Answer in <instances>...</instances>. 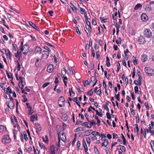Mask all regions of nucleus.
Segmentation results:
<instances>
[{"mask_svg": "<svg viewBox=\"0 0 154 154\" xmlns=\"http://www.w3.org/2000/svg\"><path fill=\"white\" fill-rule=\"evenodd\" d=\"M43 48L45 49L48 51L49 52H50L51 51V49L49 48L47 46H45L43 47Z\"/></svg>", "mask_w": 154, "mask_h": 154, "instance_id": "51", "label": "nucleus"}, {"mask_svg": "<svg viewBox=\"0 0 154 154\" xmlns=\"http://www.w3.org/2000/svg\"><path fill=\"white\" fill-rule=\"evenodd\" d=\"M143 34L145 37L148 38H151L152 35V33L150 30L148 29H145L143 31Z\"/></svg>", "mask_w": 154, "mask_h": 154, "instance_id": "2", "label": "nucleus"}, {"mask_svg": "<svg viewBox=\"0 0 154 154\" xmlns=\"http://www.w3.org/2000/svg\"><path fill=\"white\" fill-rule=\"evenodd\" d=\"M116 42L117 44H121L122 42V40L120 37L118 38V39L116 40Z\"/></svg>", "mask_w": 154, "mask_h": 154, "instance_id": "38", "label": "nucleus"}, {"mask_svg": "<svg viewBox=\"0 0 154 154\" xmlns=\"http://www.w3.org/2000/svg\"><path fill=\"white\" fill-rule=\"evenodd\" d=\"M82 126H85L86 127H87L88 128H89V126L88 125V123L87 122H85L82 123Z\"/></svg>", "mask_w": 154, "mask_h": 154, "instance_id": "43", "label": "nucleus"}, {"mask_svg": "<svg viewBox=\"0 0 154 154\" xmlns=\"http://www.w3.org/2000/svg\"><path fill=\"white\" fill-rule=\"evenodd\" d=\"M21 51L23 52V53L24 54H26L28 52L29 50V47L27 44H25L24 45L23 44V42H21V45L20 47Z\"/></svg>", "mask_w": 154, "mask_h": 154, "instance_id": "1", "label": "nucleus"}, {"mask_svg": "<svg viewBox=\"0 0 154 154\" xmlns=\"http://www.w3.org/2000/svg\"><path fill=\"white\" fill-rule=\"evenodd\" d=\"M103 87H104L105 89H106V85L105 83V82L104 80H103Z\"/></svg>", "mask_w": 154, "mask_h": 154, "instance_id": "61", "label": "nucleus"}, {"mask_svg": "<svg viewBox=\"0 0 154 154\" xmlns=\"http://www.w3.org/2000/svg\"><path fill=\"white\" fill-rule=\"evenodd\" d=\"M55 147L54 145H52L50 146V150L51 151V154H55Z\"/></svg>", "mask_w": 154, "mask_h": 154, "instance_id": "12", "label": "nucleus"}, {"mask_svg": "<svg viewBox=\"0 0 154 154\" xmlns=\"http://www.w3.org/2000/svg\"><path fill=\"white\" fill-rule=\"evenodd\" d=\"M96 77L95 76H93L91 79V81L90 82V83H91V82H94L96 81Z\"/></svg>", "mask_w": 154, "mask_h": 154, "instance_id": "42", "label": "nucleus"}, {"mask_svg": "<svg viewBox=\"0 0 154 154\" xmlns=\"http://www.w3.org/2000/svg\"><path fill=\"white\" fill-rule=\"evenodd\" d=\"M34 125L37 128L36 132L38 133V132H40L42 130V128L40 125L38 123H35Z\"/></svg>", "mask_w": 154, "mask_h": 154, "instance_id": "9", "label": "nucleus"}, {"mask_svg": "<svg viewBox=\"0 0 154 154\" xmlns=\"http://www.w3.org/2000/svg\"><path fill=\"white\" fill-rule=\"evenodd\" d=\"M8 53H7V56L9 58V59L10 60L11 59V53L10 51L9 50H8Z\"/></svg>", "mask_w": 154, "mask_h": 154, "instance_id": "36", "label": "nucleus"}, {"mask_svg": "<svg viewBox=\"0 0 154 154\" xmlns=\"http://www.w3.org/2000/svg\"><path fill=\"white\" fill-rule=\"evenodd\" d=\"M67 70L65 68H63L62 69V74L63 76H65L66 75V72Z\"/></svg>", "mask_w": 154, "mask_h": 154, "instance_id": "29", "label": "nucleus"}, {"mask_svg": "<svg viewBox=\"0 0 154 154\" xmlns=\"http://www.w3.org/2000/svg\"><path fill=\"white\" fill-rule=\"evenodd\" d=\"M80 13L81 14H86L87 12L86 11L85 9L84 8H80Z\"/></svg>", "mask_w": 154, "mask_h": 154, "instance_id": "26", "label": "nucleus"}, {"mask_svg": "<svg viewBox=\"0 0 154 154\" xmlns=\"http://www.w3.org/2000/svg\"><path fill=\"white\" fill-rule=\"evenodd\" d=\"M106 115L107 116V118L108 119H111V117L110 115L108 112H107L106 113Z\"/></svg>", "mask_w": 154, "mask_h": 154, "instance_id": "47", "label": "nucleus"}, {"mask_svg": "<svg viewBox=\"0 0 154 154\" xmlns=\"http://www.w3.org/2000/svg\"><path fill=\"white\" fill-rule=\"evenodd\" d=\"M119 95H120V93L119 92L118 93V94H115V96L116 97V98L118 101H119L120 100L119 98Z\"/></svg>", "mask_w": 154, "mask_h": 154, "instance_id": "48", "label": "nucleus"}, {"mask_svg": "<svg viewBox=\"0 0 154 154\" xmlns=\"http://www.w3.org/2000/svg\"><path fill=\"white\" fill-rule=\"evenodd\" d=\"M54 12L53 11L51 10L50 11H48V13L50 14V15L51 16H53V14Z\"/></svg>", "mask_w": 154, "mask_h": 154, "instance_id": "63", "label": "nucleus"}, {"mask_svg": "<svg viewBox=\"0 0 154 154\" xmlns=\"http://www.w3.org/2000/svg\"><path fill=\"white\" fill-rule=\"evenodd\" d=\"M96 21L94 19H92V24L94 25H97Z\"/></svg>", "mask_w": 154, "mask_h": 154, "instance_id": "58", "label": "nucleus"}, {"mask_svg": "<svg viewBox=\"0 0 154 154\" xmlns=\"http://www.w3.org/2000/svg\"><path fill=\"white\" fill-rule=\"evenodd\" d=\"M96 94L97 95H100L101 93V90L99 89L97 91Z\"/></svg>", "mask_w": 154, "mask_h": 154, "instance_id": "60", "label": "nucleus"}, {"mask_svg": "<svg viewBox=\"0 0 154 154\" xmlns=\"http://www.w3.org/2000/svg\"><path fill=\"white\" fill-rule=\"evenodd\" d=\"M60 138L59 136V137H58V142L57 145L59 147H60Z\"/></svg>", "mask_w": 154, "mask_h": 154, "instance_id": "49", "label": "nucleus"}, {"mask_svg": "<svg viewBox=\"0 0 154 154\" xmlns=\"http://www.w3.org/2000/svg\"><path fill=\"white\" fill-rule=\"evenodd\" d=\"M106 65L107 67H109L110 66V60L108 56H107L106 57Z\"/></svg>", "mask_w": 154, "mask_h": 154, "instance_id": "22", "label": "nucleus"}, {"mask_svg": "<svg viewBox=\"0 0 154 154\" xmlns=\"http://www.w3.org/2000/svg\"><path fill=\"white\" fill-rule=\"evenodd\" d=\"M134 91L135 93H137L138 92V88L137 86H136L134 88Z\"/></svg>", "mask_w": 154, "mask_h": 154, "instance_id": "50", "label": "nucleus"}, {"mask_svg": "<svg viewBox=\"0 0 154 154\" xmlns=\"http://www.w3.org/2000/svg\"><path fill=\"white\" fill-rule=\"evenodd\" d=\"M42 52V49L40 47L38 46L35 47L34 51V52L35 54H41Z\"/></svg>", "mask_w": 154, "mask_h": 154, "instance_id": "8", "label": "nucleus"}, {"mask_svg": "<svg viewBox=\"0 0 154 154\" xmlns=\"http://www.w3.org/2000/svg\"><path fill=\"white\" fill-rule=\"evenodd\" d=\"M109 143V141L108 140H106L102 143V146L106 147L108 144Z\"/></svg>", "mask_w": 154, "mask_h": 154, "instance_id": "20", "label": "nucleus"}, {"mask_svg": "<svg viewBox=\"0 0 154 154\" xmlns=\"http://www.w3.org/2000/svg\"><path fill=\"white\" fill-rule=\"evenodd\" d=\"M58 103L60 107H62L64 106L65 103V99L63 96L60 97L58 100Z\"/></svg>", "mask_w": 154, "mask_h": 154, "instance_id": "3", "label": "nucleus"}, {"mask_svg": "<svg viewBox=\"0 0 154 154\" xmlns=\"http://www.w3.org/2000/svg\"><path fill=\"white\" fill-rule=\"evenodd\" d=\"M6 128L3 125H0V132H3L6 131Z\"/></svg>", "mask_w": 154, "mask_h": 154, "instance_id": "18", "label": "nucleus"}, {"mask_svg": "<svg viewBox=\"0 0 154 154\" xmlns=\"http://www.w3.org/2000/svg\"><path fill=\"white\" fill-rule=\"evenodd\" d=\"M118 147H120L119 149L122 152H125L126 151L125 147L123 146L120 145L117 146Z\"/></svg>", "mask_w": 154, "mask_h": 154, "instance_id": "21", "label": "nucleus"}, {"mask_svg": "<svg viewBox=\"0 0 154 154\" xmlns=\"http://www.w3.org/2000/svg\"><path fill=\"white\" fill-rule=\"evenodd\" d=\"M135 73H136V71H135V68H134L133 72L132 75V78H134L135 76Z\"/></svg>", "mask_w": 154, "mask_h": 154, "instance_id": "45", "label": "nucleus"}, {"mask_svg": "<svg viewBox=\"0 0 154 154\" xmlns=\"http://www.w3.org/2000/svg\"><path fill=\"white\" fill-rule=\"evenodd\" d=\"M117 15V13L116 12L115 14H113L112 15L113 18L114 20H116V17Z\"/></svg>", "mask_w": 154, "mask_h": 154, "instance_id": "55", "label": "nucleus"}, {"mask_svg": "<svg viewBox=\"0 0 154 154\" xmlns=\"http://www.w3.org/2000/svg\"><path fill=\"white\" fill-rule=\"evenodd\" d=\"M10 141V140L8 135H6L3 136L2 140V142L3 143L5 144L8 143Z\"/></svg>", "mask_w": 154, "mask_h": 154, "instance_id": "4", "label": "nucleus"}, {"mask_svg": "<svg viewBox=\"0 0 154 154\" xmlns=\"http://www.w3.org/2000/svg\"><path fill=\"white\" fill-rule=\"evenodd\" d=\"M49 84V82H46L42 86L43 88H45L48 86Z\"/></svg>", "mask_w": 154, "mask_h": 154, "instance_id": "46", "label": "nucleus"}, {"mask_svg": "<svg viewBox=\"0 0 154 154\" xmlns=\"http://www.w3.org/2000/svg\"><path fill=\"white\" fill-rule=\"evenodd\" d=\"M8 106L10 108H13L14 106V104L12 101H9L8 102Z\"/></svg>", "mask_w": 154, "mask_h": 154, "instance_id": "17", "label": "nucleus"}, {"mask_svg": "<svg viewBox=\"0 0 154 154\" xmlns=\"http://www.w3.org/2000/svg\"><path fill=\"white\" fill-rule=\"evenodd\" d=\"M112 135L113 138H117L118 137V135L115 133H113Z\"/></svg>", "mask_w": 154, "mask_h": 154, "instance_id": "62", "label": "nucleus"}, {"mask_svg": "<svg viewBox=\"0 0 154 154\" xmlns=\"http://www.w3.org/2000/svg\"><path fill=\"white\" fill-rule=\"evenodd\" d=\"M76 31L77 33L79 35H80L81 34V32L79 29V28L78 26H76L75 28Z\"/></svg>", "mask_w": 154, "mask_h": 154, "instance_id": "41", "label": "nucleus"}, {"mask_svg": "<svg viewBox=\"0 0 154 154\" xmlns=\"http://www.w3.org/2000/svg\"><path fill=\"white\" fill-rule=\"evenodd\" d=\"M136 122L137 123L139 122V116L138 114H137L136 117Z\"/></svg>", "mask_w": 154, "mask_h": 154, "instance_id": "56", "label": "nucleus"}, {"mask_svg": "<svg viewBox=\"0 0 154 154\" xmlns=\"http://www.w3.org/2000/svg\"><path fill=\"white\" fill-rule=\"evenodd\" d=\"M94 151L96 154H100L99 150L96 146H94Z\"/></svg>", "mask_w": 154, "mask_h": 154, "instance_id": "30", "label": "nucleus"}, {"mask_svg": "<svg viewBox=\"0 0 154 154\" xmlns=\"http://www.w3.org/2000/svg\"><path fill=\"white\" fill-rule=\"evenodd\" d=\"M84 135L86 136H89L90 135V133L89 130H87L84 132Z\"/></svg>", "mask_w": 154, "mask_h": 154, "instance_id": "32", "label": "nucleus"}, {"mask_svg": "<svg viewBox=\"0 0 154 154\" xmlns=\"http://www.w3.org/2000/svg\"><path fill=\"white\" fill-rule=\"evenodd\" d=\"M91 134L93 135L100 136V134L98 132L96 131H93L91 132Z\"/></svg>", "mask_w": 154, "mask_h": 154, "instance_id": "28", "label": "nucleus"}, {"mask_svg": "<svg viewBox=\"0 0 154 154\" xmlns=\"http://www.w3.org/2000/svg\"><path fill=\"white\" fill-rule=\"evenodd\" d=\"M30 120L31 121L34 122V121L37 120V115H33L30 117Z\"/></svg>", "mask_w": 154, "mask_h": 154, "instance_id": "15", "label": "nucleus"}, {"mask_svg": "<svg viewBox=\"0 0 154 154\" xmlns=\"http://www.w3.org/2000/svg\"><path fill=\"white\" fill-rule=\"evenodd\" d=\"M135 127L134 128V132H138L139 131L138 125L137 124H135Z\"/></svg>", "mask_w": 154, "mask_h": 154, "instance_id": "25", "label": "nucleus"}, {"mask_svg": "<svg viewBox=\"0 0 154 154\" xmlns=\"http://www.w3.org/2000/svg\"><path fill=\"white\" fill-rule=\"evenodd\" d=\"M94 63L92 62L91 64V70H93L94 68Z\"/></svg>", "mask_w": 154, "mask_h": 154, "instance_id": "64", "label": "nucleus"}, {"mask_svg": "<svg viewBox=\"0 0 154 154\" xmlns=\"http://www.w3.org/2000/svg\"><path fill=\"white\" fill-rule=\"evenodd\" d=\"M45 44L50 46L52 47L53 48H55V47L54 46H53L50 43H48L47 42H45Z\"/></svg>", "mask_w": 154, "mask_h": 154, "instance_id": "52", "label": "nucleus"}, {"mask_svg": "<svg viewBox=\"0 0 154 154\" xmlns=\"http://www.w3.org/2000/svg\"><path fill=\"white\" fill-rule=\"evenodd\" d=\"M29 23L34 29L36 27V26L31 21H29Z\"/></svg>", "mask_w": 154, "mask_h": 154, "instance_id": "37", "label": "nucleus"}, {"mask_svg": "<svg viewBox=\"0 0 154 154\" xmlns=\"http://www.w3.org/2000/svg\"><path fill=\"white\" fill-rule=\"evenodd\" d=\"M141 19L144 21H146L148 19L147 15L145 14H143L141 16Z\"/></svg>", "mask_w": 154, "mask_h": 154, "instance_id": "11", "label": "nucleus"}, {"mask_svg": "<svg viewBox=\"0 0 154 154\" xmlns=\"http://www.w3.org/2000/svg\"><path fill=\"white\" fill-rule=\"evenodd\" d=\"M117 65L118 66H119H119H118V67H117V72H118L119 71V69L121 68L120 64V63H119V62H117Z\"/></svg>", "mask_w": 154, "mask_h": 154, "instance_id": "59", "label": "nucleus"}, {"mask_svg": "<svg viewBox=\"0 0 154 154\" xmlns=\"http://www.w3.org/2000/svg\"><path fill=\"white\" fill-rule=\"evenodd\" d=\"M6 74L9 79L11 78V80H13V79L12 74H11L10 72H8V71H6Z\"/></svg>", "mask_w": 154, "mask_h": 154, "instance_id": "23", "label": "nucleus"}, {"mask_svg": "<svg viewBox=\"0 0 154 154\" xmlns=\"http://www.w3.org/2000/svg\"><path fill=\"white\" fill-rule=\"evenodd\" d=\"M144 70L145 72L149 76L151 75L152 72V69L150 68L146 67L144 69Z\"/></svg>", "mask_w": 154, "mask_h": 154, "instance_id": "7", "label": "nucleus"}, {"mask_svg": "<svg viewBox=\"0 0 154 154\" xmlns=\"http://www.w3.org/2000/svg\"><path fill=\"white\" fill-rule=\"evenodd\" d=\"M93 94V91H92V89L90 90L88 92V95H89L90 96H92Z\"/></svg>", "mask_w": 154, "mask_h": 154, "instance_id": "39", "label": "nucleus"}, {"mask_svg": "<svg viewBox=\"0 0 154 154\" xmlns=\"http://www.w3.org/2000/svg\"><path fill=\"white\" fill-rule=\"evenodd\" d=\"M41 53L42 54V57L43 59H46L49 55L48 52L45 50L42 51Z\"/></svg>", "mask_w": 154, "mask_h": 154, "instance_id": "6", "label": "nucleus"}, {"mask_svg": "<svg viewBox=\"0 0 154 154\" xmlns=\"http://www.w3.org/2000/svg\"><path fill=\"white\" fill-rule=\"evenodd\" d=\"M138 41L140 44H143L146 42L145 38L142 36H140L139 37Z\"/></svg>", "mask_w": 154, "mask_h": 154, "instance_id": "5", "label": "nucleus"}, {"mask_svg": "<svg viewBox=\"0 0 154 154\" xmlns=\"http://www.w3.org/2000/svg\"><path fill=\"white\" fill-rule=\"evenodd\" d=\"M43 140V141L46 143L48 142V138L47 136H45V137H42Z\"/></svg>", "mask_w": 154, "mask_h": 154, "instance_id": "34", "label": "nucleus"}, {"mask_svg": "<svg viewBox=\"0 0 154 154\" xmlns=\"http://www.w3.org/2000/svg\"><path fill=\"white\" fill-rule=\"evenodd\" d=\"M16 62L17 63V69L18 71H19L20 68V64L18 61H17Z\"/></svg>", "mask_w": 154, "mask_h": 154, "instance_id": "40", "label": "nucleus"}, {"mask_svg": "<svg viewBox=\"0 0 154 154\" xmlns=\"http://www.w3.org/2000/svg\"><path fill=\"white\" fill-rule=\"evenodd\" d=\"M100 19L101 22H103L104 23H106V19H104L103 17H100Z\"/></svg>", "mask_w": 154, "mask_h": 154, "instance_id": "44", "label": "nucleus"}, {"mask_svg": "<svg viewBox=\"0 0 154 154\" xmlns=\"http://www.w3.org/2000/svg\"><path fill=\"white\" fill-rule=\"evenodd\" d=\"M18 85L19 88H20L21 90L23 89V82H19Z\"/></svg>", "mask_w": 154, "mask_h": 154, "instance_id": "33", "label": "nucleus"}, {"mask_svg": "<svg viewBox=\"0 0 154 154\" xmlns=\"http://www.w3.org/2000/svg\"><path fill=\"white\" fill-rule=\"evenodd\" d=\"M147 59V55L146 54L143 55L141 58V60L143 62H144L146 61Z\"/></svg>", "mask_w": 154, "mask_h": 154, "instance_id": "16", "label": "nucleus"}, {"mask_svg": "<svg viewBox=\"0 0 154 154\" xmlns=\"http://www.w3.org/2000/svg\"><path fill=\"white\" fill-rule=\"evenodd\" d=\"M145 10L147 12H149L152 10V7L149 5H147L145 8Z\"/></svg>", "mask_w": 154, "mask_h": 154, "instance_id": "14", "label": "nucleus"}, {"mask_svg": "<svg viewBox=\"0 0 154 154\" xmlns=\"http://www.w3.org/2000/svg\"><path fill=\"white\" fill-rule=\"evenodd\" d=\"M142 7V5L140 3L137 4L134 7V10H137L138 8H141Z\"/></svg>", "mask_w": 154, "mask_h": 154, "instance_id": "27", "label": "nucleus"}, {"mask_svg": "<svg viewBox=\"0 0 154 154\" xmlns=\"http://www.w3.org/2000/svg\"><path fill=\"white\" fill-rule=\"evenodd\" d=\"M62 136H64V137H65V138H63L62 139H61V140L63 141L64 142H65L66 141V135L64 133H63L62 134Z\"/></svg>", "mask_w": 154, "mask_h": 154, "instance_id": "35", "label": "nucleus"}, {"mask_svg": "<svg viewBox=\"0 0 154 154\" xmlns=\"http://www.w3.org/2000/svg\"><path fill=\"white\" fill-rule=\"evenodd\" d=\"M53 69V65L52 64H50L47 67V70L49 72H51Z\"/></svg>", "mask_w": 154, "mask_h": 154, "instance_id": "10", "label": "nucleus"}, {"mask_svg": "<svg viewBox=\"0 0 154 154\" xmlns=\"http://www.w3.org/2000/svg\"><path fill=\"white\" fill-rule=\"evenodd\" d=\"M121 135L122 136V138L123 140V144L124 145H126V141L125 139V138L124 137V136L123 135V134H121Z\"/></svg>", "mask_w": 154, "mask_h": 154, "instance_id": "31", "label": "nucleus"}, {"mask_svg": "<svg viewBox=\"0 0 154 154\" xmlns=\"http://www.w3.org/2000/svg\"><path fill=\"white\" fill-rule=\"evenodd\" d=\"M39 61V59H37L35 62V65L37 67H38L39 66V64H38V62Z\"/></svg>", "mask_w": 154, "mask_h": 154, "instance_id": "54", "label": "nucleus"}, {"mask_svg": "<svg viewBox=\"0 0 154 154\" xmlns=\"http://www.w3.org/2000/svg\"><path fill=\"white\" fill-rule=\"evenodd\" d=\"M4 90L6 92V93L8 94V92L10 93H12L11 90L10 89L9 87H8L7 88L4 87Z\"/></svg>", "mask_w": 154, "mask_h": 154, "instance_id": "13", "label": "nucleus"}, {"mask_svg": "<svg viewBox=\"0 0 154 154\" xmlns=\"http://www.w3.org/2000/svg\"><path fill=\"white\" fill-rule=\"evenodd\" d=\"M69 5L71 8H72V10L73 11H74V10H77V8H76L75 6L73 5L72 3L70 2L69 3Z\"/></svg>", "mask_w": 154, "mask_h": 154, "instance_id": "19", "label": "nucleus"}, {"mask_svg": "<svg viewBox=\"0 0 154 154\" xmlns=\"http://www.w3.org/2000/svg\"><path fill=\"white\" fill-rule=\"evenodd\" d=\"M24 134V138L25 139L26 141H27L28 140V138L26 133L25 132V133H23Z\"/></svg>", "mask_w": 154, "mask_h": 154, "instance_id": "53", "label": "nucleus"}, {"mask_svg": "<svg viewBox=\"0 0 154 154\" xmlns=\"http://www.w3.org/2000/svg\"><path fill=\"white\" fill-rule=\"evenodd\" d=\"M73 100L74 102H76V103L78 105L79 107H80L81 106L79 104L80 102L78 100L77 97H75L73 98Z\"/></svg>", "mask_w": 154, "mask_h": 154, "instance_id": "24", "label": "nucleus"}, {"mask_svg": "<svg viewBox=\"0 0 154 154\" xmlns=\"http://www.w3.org/2000/svg\"><path fill=\"white\" fill-rule=\"evenodd\" d=\"M26 104L28 109H32V107L29 105V103H26Z\"/></svg>", "mask_w": 154, "mask_h": 154, "instance_id": "57", "label": "nucleus"}]
</instances>
